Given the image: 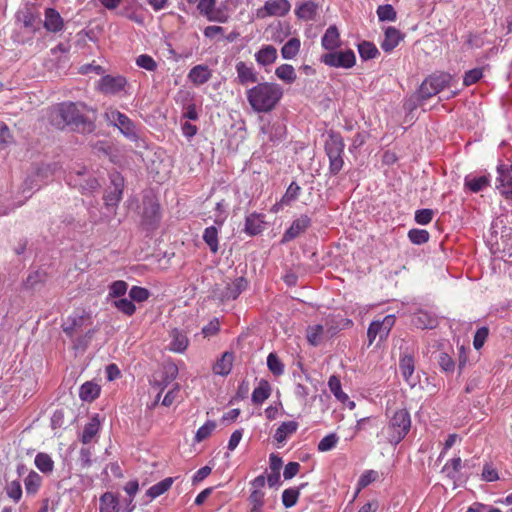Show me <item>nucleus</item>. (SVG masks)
Instances as JSON below:
<instances>
[{
    "label": "nucleus",
    "mask_w": 512,
    "mask_h": 512,
    "mask_svg": "<svg viewBox=\"0 0 512 512\" xmlns=\"http://www.w3.org/2000/svg\"><path fill=\"white\" fill-rule=\"evenodd\" d=\"M300 47V40L298 38H291L281 48V55L286 60L293 59L299 53Z\"/></svg>",
    "instance_id": "2f4dec72"
},
{
    "label": "nucleus",
    "mask_w": 512,
    "mask_h": 512,
    "mask_svg": "<svg viewBox=\"0 0 512 512\" xmlns=\"http://www.w3.org/2000/svg\"><path fill=\"white\" fill-rule=\"evenodd\" d=\"M377 477H378V473L374 470H368L365 473H363L359 479L358 489H357L353 499H355L357 497V495L363 488L367 487L370 483L374 482L377 479Z\"/></svg>",
    "instance_id": "603ef678"
},
{
    "label": "nucleus",
    "mask_w": 512,
    "mask_h": 512,
    "mask_svg": "<svg viewBox=\"0 0 512 512\" xmlns=\"http://www.w3.org/2000/svg\"><path fill=\"white\" fill-rule=\"evenodd\" d=\"M271 394V386L267 380L262 379L259 382L258 387H256L252 393V402L254 404H261L266 399L269 398Z\"/></svg>",
    "instance_id": "cd10ccee"
},
{
    "label": "nucleus",
    "mask_w": 512,
    "mask_h": 512,
    "mask_svg": "<svg viewBox=\"0 0 512 512\" xmlns=\"http://www.w3.org/2000/svg\"><path fill=\"white\" fill-rule=\"evenodd\" d=\"M103 117L109 125L116 127L121 134L130 141L138 140V129L135 123L126 114L116 108L108 107Z\"/></svg>",
    "instance_id": "20e7f679"
},
{
    "label": "nucleus",
    "mask_w": 512,
    "mask_h": 512,
    "mask_svg": "<svg viewBox=\"0 0 512 512\" xmlns=\"http://www.w3.org/2000/svg\"><path fill=\"white\" fill-rule=\"evenodd\" d=\"M114 189L104 197L107 206H115L122 198V178L118 175L112 179Z\"/></svg>",
    "instance_id": "bb28decb"
},
{
    "label": "nucleus",
    "mask_w": 512,
    "mask_h": 512,
    "mask_svg": "<svg viewBox=\"0 0 512 512\" xmlns=\"http://www.w3.org/2000/svg\"><path fill=\"white\" fill-rule=\"evenodd\" d=\"M403 39V34L394 27H388L384 33V39L381 42V48L385 52H391L398 46Z\"/></svg>",
    "instance_id": "aec40b11"
},
{
    "label": "nucleus",
    "mask_w": 512,
    "mask_h": 512,
    "mask_svg": "<svg viewBox=\"0 0 512 512\" xmlns=\"http://www.w3.org/2000/svg\"><path fill=\"white\" fill-rule=\"evenodd\" d=\"M265 216L259 213H251L245 219V232L249 235H258L265 229Z\"/></svg>",
    "instance_id": "6ab92c4d"
},
{
    "label": "nucleus",
    "mask_w": 512,
    "mask_h": 512,
    "mask_svg": "<svg viewBox=\"0 0 512 512\" xmlns=\"http://www.w3.org/2000/svg\"><path fill=\"white\" fill-rule=\"evenodd\" d=\"M489 185V178L485 175L465 178V186L472 192L478 193Z\"/></svg>",
    "instance_id": "c9c22d12"
},
{
    "label": "nucleus",
    "mask_w": 512,
    "mask_h": 512,
    "mask_svg": "<svg viewBox=\"0 0 512 512\" xmlns=\"http://www.w3.org/2000/svg\"><path fill=\"white\" fill-rule=\"evenodd\" d=\"M412 323L419 329H433L437 325V320L429 313L419 311L412 316Z\"/></svg>",
    "instance_id": "393cba45"
},
{
    "label": "nucleus",
    "mask_w": 512,
    "mask_h": 512,
    "mask_svg": "<svg viewBox=\"0 0 512 512\" xmlns=\"http://www.w3.org/2000/svg\"><path fill=\"white\" fill-rule=\"evenodd\" d=\"M36 467L43 473H50L53 470L54 463L51 457L46 453H38L35 457Z\"/></svg>",
    "instance_id": "c03bdc74"
},
{
    "label": "nucleus",
    "mask_w": 512,
    "mask_h": 512,
    "mask_svg": "<svg viewBox=\"0 0 512 512\" xmlns=\"http://www.w3.org/2000/svg\"><path fill=\"white\" fill-rule=\"evenodd\" d=\"M161 220L160 205L154 201L144 202L142 225L146 230H155Z\"/></svg>",
    "instance_id": "f8f14e48"
},
{
    "label": "nucleus",
    "mask_w": 512,
    "mask_h": 512,
    "mask_svg": "<svg viewBox=\"0 0 512 512\" xmlns=\"http://www.w3.org/2000/svg\"><path fill=\"white\" fill-rule=\"evenodd\" d=\"M234 355L232 352L223 353L222 357L213 366L215 374L226 376L231 372Z\"/></svg>",
    "instance_id": "a878e982"
},
{
    "label": "nucleus",
    "mask_w": 512,
    "mask_h": 512,
    "mask_svg": "<svg viewBox=\"0 0 512 512\" xmlns=\"http://www.w3.org/2000/svg\"><path fill=\"white\" fill-rule=\"evenodd\" d=\"M203 240L209 246L211 253L218 251V230L215 226L207 227L203 233Z\"/></svg>",
    "instance_id": "e433bc0d"
},
{
    "label": "nucleus",
    "mask_w": 512,
    "mask_h": 512,
    "mask_svg": "<svg viewBox=\"0 0 512 512\" xmlns=\"http://www.w3.org/2000/svg\"><path fill=\"white\" fill-rule=\"evenodd\" d=\"M321 62L335 68H352L356 63V57L352 50L330 52L322 55Z\"/></svg>",
    "instance_id": "1a4fd4ad"
},
{
    "label": "nucleus",
    "mask_w": 512,
    "mask_h": 512,
    "mask_svg": "<svg viewBox=\"0 0 512 512\" xmlns=\"http://www.w3.org/2000/svg\"><path fill=\"white\" fill-rule=\"evenodd\" d=\"M461 466V458H453L450 462H448L444 468L443 472L447 474L451 479H455V474L458 472Z\"/></svg>",
    "instance_id": "774afa93"
},
{
    "label": "nucleus",
    "mask_w": 512,
    "mask_h": 512,
    "mask_svg": "<svg viewBox=\"0 0 512 512\" xmlns=\"http://www.w3.org/2000/svg\"><path fill=\"white\" fill-rule=\"evenodd\" d=\"M411 427L410 414L406 409H400L394 412L390 417L385 430L386 438L389 443L397 445L400 443Z\"/></svg>",
    "instance_id": "7ed1b4c3"
},
{
    "label": "nucleus",
    "mask_w": 512,
    "mask_h": 512,
    "mask_svg": "<svg viewBox=\"0 0 512 512\" xmlns=\"http://www.w3.org/2000/svg\"><path fill=\"white\" fill-rule=\"evenodd\" d=\"M300 193L301 187L296 182H292L288 186L285 194L282 196L281 203L286 205L290 204L292 201H295L300 196Z\"/></svg>",
    "instance_id": "09e8293b"
},
{
    "label": "nucleus",
    "mask_w": 512,
    "mask_h": 512,
    "mask_svg": "<svg viewBox=\"0 0 512 512\" xmlns=\"http://www.w3.org/2000/svg\"><path fill=\"white\" fill-rule=\"evenodd\" d=\"M171 336L173 338L171 343V350L175 352L185 351L188 346L187 336L178 329H173L171 332Z\"/></svg>",
    "instance_id": "f704fd0d"
},
{
    "label": "nucleus",
    "mask_w": 512,
    "mask_h": 512,
    "mask_svg": "<svg viewBox=\"0 0 512 512\" xmlns=\"http://www.w3.org/2000/svg\"><path fill=\"white\" fill-rule=\"evenodd\" d=\"M178 368L174 364L163 366L160 370L153 374L150 381L151 384L163 390L169 383H171L177 376Z\"/></svg>",
    "instance_id": "4468645a"
},
{
    "label": "nucleus",
    "mask_w": 512,
    "mask_h": 512,
    "mask_svg": "<svg viewBox=\"0 0 512 512\" xmlns=\"http://www.w3.org/2000/svg\"><path fill=\"white\" fill-rule=\"evenodd\" d=\"M114 306L122 313L131 316L135 313L136 306L132 300L121 298L114 301Z\"/></svg>",
    "instance_id": "864d4df0"
},
{
    "label": "nucleus",
    "mask_w": 512,
    "mask_h": 512,
    "mask_svg": "<svg viewBox=\"0 0 512 512\" xmlns=\"http://www.w3.org/2000/svg\"><path fill=\"white\" fill-rule=\"evenodd\" d=\"M489 335V329L485 326L479 328L475 335L473 340V346L476 350H479L483 347L487 337Z\"/></svg>",
    "instance_id": "69168bd1"
},
{
    "label": "nucleus",
    "mask_w": 512,
    "mask_h": 512,
    "mask_svg": "<svg viewBox=\"0 0 512 512\" xmlns=\"http://www.w3.org/2000/svg\"><path fill=\"white\" fill-rule=\"evenodd\" d=\"M99 425L100 423L97 417H93L92 420L85 425L81 438L84 444L89 443L97 434L99 430Z\"/></svg>",
    "instance_id": "79ce46f5"
},
{
    "label": "nucleus",
    "mask_w": 512,
    "mask_h": 512,
    "mask_svg": "<svg viewBox=\"0 0 512 512\" xmlns=\"http://www.w3.org/2000/svg\"><path fill=\"white\" fill-rule=\"evenodd\" d=\"M321 45L324 49L333 51L340 47V34L336 26H330L325 31L322 39Z\"/></svg>",
    "instance_id": "4be33fe9"
},
{
    "label": "nucleus",
    "mask_w": 512,
    "mask_h": 512,
    "mask_svg": "<svg viewBox=\"0 0 512 512\" xmlns=\"http://www.w3.org/2000/svg\"><path fill=\"white\" fill-rule=\"evenodd\" d=\"M215 5L216 0H200V3L197 4V9L201 15L207 18L215 9Z\"/></svg>",
    "instance_id": "338daca9"
},
{
    "label": "nucleus",
    "mask_w": 512,
    "mask_h": 512,
    "mask_svg": "<svg viewBox=\"0 0 512 512\" xmlns=\"http://www.w3.org/2000/svg\"><path fill=\"white\" fill-rule=\"evenodd\" d=\"M434 216V211L431 209H420L415 212V221L420 225L429 224Z\"/></svg>",
    "instance_id": "0e129e2a"
},
{
    "label": "nucleus",
    "mask_w": 512,
    "mask_h": 512,
    "mask_svg": "<svg viewBox=\"0 0 512 512\" xmlns=\"http://www.w3.org/2000/svg\"><path fill=\"white\" fill-rule=\"evenodd\" d=\"M358 52L363 60L374 59L379 54L377 47L368 41H363L358 45Z\"/></svg>",
    "instance_id": "ea45409f"
},
{
    "label": "nucleus",
    "mask_w": 512,
    "mask_h": 512,
    "mask_svg": "<svg viewBox=\"0 0 512 512\" xmlns=\"http://www.w3.org/2000/svg\"><path fill=\"white\" fill-rule=\"evenodd\" d=\"M85 107L84 104H80ZM58 114L65 125H72L82 132H92L95 125L88 120L80 111L79 104L73 102H64L58 106Z\"/></svg>",
    "instance_id": "f03ea898"
},
{
    "label": "nucleus",
    "mask_w": 512,
    "mask_h": 512,
    "mask_svg": "<svg viewBox=\"0 0 512 512\" xmlns=\"http://www.w3.org/2000/svg\"><path fill=\"white\" fill-rule=\"evenodd\" d=\"M247 287V280L239 277L229 283L216 284L211 292V297L221 302L235 300Z\"/></svg>",
    "instance_id": "0eeeda50"
},
{
    "label": "nucleus",
    "mask_w": 512,
    "mask_h": 512,
    "mask_svg": "<svg viewBox=\"0 0 512 512\" xmlns=\"http://www.w3.org/2000/svg\"><path fill=\"white\" fill-rule=\"evenodd\" d=\"M483 77V68H473L465 72L463 76V85L465 87L477 83Z\"/></svg>",
    "instance_id": "3c124183"
},
{
    "label": "nucleus",
    "mask_w": 512,
    "mask_h": 512,
    "mask_svg": "<svg viewBox=\"0 0 512 512\" xmlns=\"http://www.w3.org/2000/svg\"><path fill=\"white\" fill-rule=\"evenodd\" d=\"M136 65L150 72L157 70V62L148 54H141L136 58Z\"/></svg>",
    "instance_id": "8fccbe9b"
},
{
    "label": "nucleus",
    "mask_w": 512,
    "mask_h": 512,
    "mask_svg": "<svg viewBox=\"0 0 512 512\" xmlns=\"http://www.w3.org/2000/svg\"><path fill=\"white\" fill-rule=\"evenodd\" d=\"M437 361L441 369L445 372H452L455 368L454 360L445 352L438 354Z\"/></svg>",
    "instance_id": "4d7b16f0"
},
{
    "label": "nucleus",
    "mask_w": 512,
    "mask_h": 512,
    "mask_svg": "<svg viewBox=\"0 0 512 512\" xmlns=\"http://www.w3.org/2000/svg\"><path fill=\"white\" fill-rule=\"evenodd\" d=\"M497 189L506 199H512V165L505 169L503 165L497 168Z\"/></svg>",
    "instance_id": "2eb2a0df"
},
{
    "label": "nucleus",
    "mask_w": 512,
    "mask_h": 512,
    "mask_svg": "<svg viewBox=\"0 0 512 512\" xmlns=\"http://www.w3.org/2000/svg\"><path fill=\"white\" fill-rule=\"evenodd\" d=\"M215 427H216V423L214 421H207L203 426H201L197 430L196 435H195V440L197 442H201V441L205 440L206 438H208L211 435V433L213 432Z\"/></svg>",
    "instance_id": "5fc2aeb1"
},
{
    "label": "nucleus",
    "mask_w": 512,
    "mask_h": 512,
    "mask_svg": "<svg viewBox=\"0 0 512 512\" xmlns=\"http://www.w3.org/2000/svg\"><path fill=\"white\" fill-rule=\"evenodd\" d=\"M127 85L128 81L126 77L122 75H105L99 79L96 88L102 94L117 95L125 91Z\"/></svg>",
    "instance_id": "6e6552de"
},
{
    "label": "nucleus",
    "mask_w": 512,
    "mask_h": 512,
    "mask_svg": "<svg viewBox=\"0 0 512 512\" xmlns=\"http://www.w3.org/2000/svg\"><path fill=\"white\" fill-rule=\"evenodd\" d=\"M254 56L258 65L266 67L277 60V49L272 45H264Z\"/></svg>",
    "instance_id": "412c9836"
},
{
    "label": "nucleus",
    "mask_w": 512,
    "mask_h": 512,
    "mask_svg": "<svg viewBox=\"0 0 512 512\" xmlns=\"http://www.w3.org/2000/svg\"><path fill=\"white\" fill-rule=\"evenodd\" d=\"M323 333L322 325L310 326L307 329V340L310 344L317 346L320 342V336Z\"/></svg>",
    "instance_id": "13d9d810"
},
{
    "label": "nucleus",
    "mask_w": 512,
    "mask_h": 512,
    "mask_svg": "<svg viewBox=\"0 0 512 512\" xmlns=\"http://www.w3.org/2000/svg\"><path fill=\"white\" fill-rule=\"evenodd\" d=\"M338 442V437L335 433H331L325 436L318 444V450L321 452H326L331 450L336 446Z\"/></svg>",
    "instance_id": "bf43d9fd"
},
{
    "label": "nucleus",
    "mask_w": 512,
    "mask_h": 512,
    "mask_svg": "<svg viewBox=\"0 0 512 512\" xmlns=\"http://www.w3.org/2000/svg\"><path fill=\"white\" fill-rule=\"evenodd\" d=\"M400 370L402 372L403 377L407 382H409L412 386L415 385V383L411 382V377L414 373V359L410 355H405L401 358L400 364H399Z\"/></svg>",
    "instance_id": "4c0bfd02"
},
{
    "label": "nucleus",
    "mask_w": 512,
    "mask_h": 512,
    "mask_svg": "<svg viewBox=\"0 0 512 512\" xmlns=\"http://www.w3.org/2000/svg\"><path fill=\"white\" fill-rule=\"evenodd\" d=\"M410 241L414 244H423L429 239V233L426 230L412 229L408 233Z\"/></svg>",
    "instance_id": "052dcab7"
},
{
    "label": "nucleus",
    "mask_w": 512,
    "mask_h": 512,
    "mask_svg": "<svg viewBox=\"0 0 512 512\" xmlns=\"http://www.w3.org/2000/svg\"><path fill=\"white\" fill-rule=\"evenodd\" d=\"M285 133H286V128L283 124L274 123L271 126V131L269 132L268 139L271 142L279 141L285 136Z\"/></svg>",
    "instance_id": "e2e57ef3"
},
{
    "label": "nucleus",
    "mask_w": 512,
    "mask_h": 512,
    "mask_svg": "<svg viewBox=\"0 0 512 512\" xmlns=\"http://www.w3.org/2000/svg\"><path fill=\"white\" fill-rule=\"evenodd\" d=\"M237 73V83L241 86H248L249 84L258 83V72L255 70L253 64H248L244 61H238L235 65Z\"/></svg>",
    "instance_id": "ddd939ff"
},
{
    "label": "nucleus",
    "mask_w": 512,
    "mask_h": 512,
    "mask_svg": "<svg viewBox=\"0 0 512 512\" xmlns=\"http://www.w3.org/2000/svg\"><path fill=\"white\" fill-rule=\"evenodd\" d=\"M291 9L288 0H269L266 1L264 6L257 9L256 16L260 19L270 16H284Z\"/></svg>",
    "instance_id": "9b49d317"
},
{
    "label": "nucleus",
    "mask_w": 512,
    "mask_h": 512,
    "mask_svg": "<svg viewBox=\"0 0 512 512\" xmlns=\"http://www.w3.org/2000/svg\"><path fill=\"white\" fill-rule=\"evenodd\" d=\"M318 6L312 2L307 1L301 4L296 10L295 14L299 19L309 21L315 18Z\"/></svg>",
    "instance_id": "c756f323"
},
{
    "label": "nucleus",
    "mask_w": 512,
    "mask_h": 512,
    "mask_svg": "<svg viewBox=\"0 0 512 512\" xmlns=\"http://www.w3.org/2000/svg\"><path fill=\"white\" fill-rule=\"evenodd\" d=\"M328 386L338 400L345 402L348 399V396L341 389V382L337 376L332 375L329 378Z\"/></svg>",
    "instance_id": "49530a36"
},
{
    "label": "nucleus",
    "mask_w": 512,
    "mask_h": 512,
    "mask_svg": "<svg viewBox=\"0 0 512 512\" xmlns=\"http://www.w3.org/2000/svg\"><path fill=\"white\" fill-rule=\"evenodd\" d=\"M452 76L449 73L433 74L427 77L419 88V97L429 99L450 86Z\"/></svg>",
    "instance_id": "423d86ee"
},
{
    "label": "nucleus",
    "mask_w": 512,
    "mask_h": 512,
    "mask_svg": "<svg viewBox=\"0 0 512 512\" xmlns=\"http://www.w3.org/2000/svg\"><path fill=\"white\" fill-rule=\"evenodd\" d=\"M17 20L23 24L25 28H29L32 31L39 29L40 23L39 15L34 13L30 8L19 11L17 14Z\"/></svg>",
    "instance_id": "5701e85b"
},
{
    "label": "nucleus",
    "mask_w": 512,
    "mask_h": 512,
    "mask_svg": "<svg viewBox=\"0 0 512 512\" xmlns=\"http://www.w3.org/2000/svg\"><path fill=\"white\" fill-rule=\"evenodd\" d=\"M212 77V71L207 65L199 64L194 66L188 73V79L196 86L207 83Z\"/></svg>",
    "instance_id": "a211bd4d"
},
{
    "label": "nucleus",
    "mask_w": 512,
    "mask_h": 512,
    "mask_svg": "<svg viewBox=\"0 0 512 512\" xmlns=\"http://www.w3.org/2000/svg\"><path fill=\"white\" fill-rule=\"evenodd\" d=\"M306 484H301L299 488H289L283 491L282 494V503L286 508H290L297 503L300 489L303 488Z\"/></svg>",
    "instance_id": "37998d69"
},
{
    "label": "nucleus",
    "mask_w": 512,
    "mask_h": 512,
    "mask_svg": "<svg viewBox=\"0 0 512 512\" xmlns=\"http://www.w3.org/2000/svg\"><path fill=\"white\" fill-rule=\"evenodd\" d=\"M41 481L42 478L38 473L35 471H30L24 480L26 492L28 494H35L41 485Z\"/></svg>",
    "instance_id": "a19ab883"
},
{
    "label": "nucleus",
    "mask_w": 512,
    "mask_h": 512,
    "mask_svg": "<svg viewBox=\"0 0 512 512\" xmlns=\"http://www.w3.org/2000/svg\"><path fill=\"white\" fill-rule=\"evenodd\" d=\"M127 288L128 285L125 281H115L110 285L109 296L114 298L121 297L125 295Z\"/></svg>",
    "instance_id": "680f3d73"
},
{
    "label": "nucleus",
    "mask_w": 512,
    "mask_h": 512,
    "mask_svg": "<svg viewBox=\"0 0 512 512\" xmlns=\"http://www.w3.org/2000/svg\"><path fill=\"white\" fill-rule=\"evenodd\" d=\"M100 387L93 382H85L79 392V396L82 400L91 402L99 396Z\"/></svg>",
    "instance_id": "473e14b6"
},
{
    "label": "nucleus",
    "mask_w": 512,
    "mask_h": 512,
    "mask_svg": "<svg viewBox=\"0 0 512 512\" xmlns=\"http://www.w3.org/2000/svg\"><path fill=\"white\" fill-rule=\"evenodd\" d=\"M267 366L270 372L275 376L282 375L284 372V365L275 353H270L268 355Z\"/></svg>",
    "instance_id": "de8ad7c7"
},
{
    "label": "nucleus",
    "mask_w": 512,
    "mask_h": 512,
    "mask_svg": "<svg viewBox=\"0 0 512 512\" xmlns=\"http://www.w3.org/2000/svg\"><path fill=\"white\" fill-rule=\"evenodd\" d=\"M376 13L380 21H395L397 18V13L390 4L378 6Z\"/></svg>",
    "instance_id": "a18cd8bd"
},
{
    "label": "nucleus",
    "mask_w": 512,
    "mask_h": 512,
    "mask_svg": "<svg viewBox=\"0 0 512 512\" xmlns=\"http://www.w3.org/2000/svg\"><path fill=\"white\" fill-rule=\"evenodd\" d=\"M129 296L132 301L143 302L150 296V292L143 287L133 286L129 291Z\"/></svg>",
    "instance_id": "6e6d98bb"
},
{
    "label": "nucleus",
    "mask_w": 512,
    "mask_h": 512,
    "mask_svg": "<svg viewBox=\"0 0 512 512\" xmlns=\"http://www.w3.org/2000/svg\"><path fill=\"white\" fill-rule=\"evenodd\" d=\"M311 220L307 215H301L294 220L291 226L286 230L283 235V241H291L306 231L310 226Z\"/></svg>",
    "instance_id": "f3484780"
},
{
    "label": "nucleus",
    "mask_w": 512,
    "mask_h": 512,
    "mask_svg": "<svg viewBox=\"0 0 512 512\" xmlns=\"http://www.w3.org/2000/svg\"><path fill=\"white\" fill-rule=\"evenodd\" d=\"M87 321H90V316L88 314H83L80 316H75L72 318H69L64 324H63V331L69 336L73 337L74 334L83 327Z\"/></svg>",
    "instance_id": "b1692460"
},
{
    "label": "nucleus",
    "mask_w": 512,
    "mask_h": 512,
    "mask_svg": "<svg viewBox=\"0 0 512 512\" xmlns=\"http://www.w3.org/2000/svg\"><path fill=\"white\" fill-rule=\"evenodd\" d=\"M44 28L48 32L58 33L64 29V19L54 8H46L44 12Z\"/></svg>",
    "instance_id": "dca6fc26"
},
{
    "label": "nucleus",
    "mask_w": 512,
    "mask_h": 512,
    "mask_svg": "<svg viewBox=\"0 0 512 512\" xmlns=\"http://www.w3.org/2000/svg\"><path fill=\"white\" fill-rule=\"evenodd\" d=\"M345 143L342 136L338 133H330L325 142V152L329 158V172L337 175L343 168Z\"/></svg>",
    "instance_id": "39448f33"
},
{
    "label": "nucleus",
    "mask_w": 512,
    "mask_h": 512,
    "mask_svg": "<svg viewBox=\"0 0 512 512\" xmlns=\"http://www.w3.org/2000/svg\"><path fill=\"white\" fill-rule=\"evenodd\" d=\"M284 90L275 82H260L246 91L247 101L253 111L268 113L274 110L283 98Z\"/></svg>",
    "instance_id": "f257e3e1"
},
{
    "label": "nucleus",
    "mask_w": 512,
    "mask_h": 512,
    "mask_svg": "<svg viewBox=\"0 0 512 512\" xmlns=\"http://www.w3.org/2000/svg\"><path fill=\"white\" fill-rule=\"evenodd\" d=\"M275 75L286 84L295 82L297 75L291 64H281L275 69Z\"/></svg>",
    "instance_id": "c85d7f7f"
},
{
    "label": "nucleus",
    "mask_w": 512,
    "mask_h": 512,
    "mask_svg": "<svg viewBox=\"0 0 512 512\" xmlns=\"http://www.w3.org/2000/svg\"><path fill=\"white\" fill-rule=\"evenodd\" d=\"M118 498L111 492L100 497V512H118Z\"/></svg>",
    "instance_id": "7c9ffc66"
},
{
    "label": "nucleus",
    "mask_w": 512,
    "mask_h": 512,
    "mask_svg": "<svg viewBox=\"0 0 512 512\" xmlns=\"http://www.w3.org/2000/svg\"><path fill=\"white\" fill-rule=\"evenodd\" d=\"M172 483H173V478H171V477L165 478L164 480H162L159 483L150 487L147 491V495L151 499H154V498L162 495L163 493H165L171 487Z\"/></svg>",
    "instance_id": "58836bf2"
},
{
    "label": "nucleus",
    "mask_w": 512,
    "mask_h": 512,
    "mask_svg": "<svg viewBox=\"0 0 512 512\" xmlns=\"http://www.w3.org/2000/svg\"><path fill=\"white\" fill-rule=\"evenodd\" d=\"M394 323V315H387L382 321H373L367 331L369 344H372L377 336L380 341L386 339Z\"/></svg>",
    "instance_id": "9d476101"
},
{
    "label": "nucleus",
    "mask_w": 512,
    "mask_h": 512,
    "mask_svg": "<svg viewBox=\"0 0 512 512\" xmlns=\"http://www.w3.org/2000/svg\"><path fill=\"white\" fill-rule=\"evenodd\" d=\"M297 428L298 423L296 421L283 422L276 430L274 438L278 443H282L286 440L287 436L294 433Z\"/></svg>",
    "instance_id": "72a5a7b5"
}]
</instances>
